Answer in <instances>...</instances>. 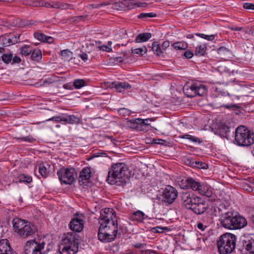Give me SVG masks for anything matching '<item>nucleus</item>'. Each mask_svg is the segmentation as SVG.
Returning a JSON list of instances; mask_svg holds the SVG:
<instances>
[{"instance_id": "f257e3e1", "label": "nucleus", "mask_w": 254, "mask_h": 254, "mask_svg": "<svg viewBox=\"0 0 254 254\" xmlns=\"http://www.w3.org/2000/svg\"><path fill=\"white\" fill-rule=\"evenodd\" d=\"M130 175L127 166L124 163H118L110 168L107 181L111 185L124 186L128 181Z\"/></svg>"}, {"instance_id": "f03ea898", "label": "nucleus", "mask_w": 254, "mask_h": 254, "mask_svg": "<svg viewBox=\"0 0 254 254\" xmlns=\"http://www.w3.org/2000/svg\"><path fill=\"white\" fill-rule=\"evenodd\" d=\"M80 236L75 232L64 234L59 245L60 254H75L78 250Z\"/></svg>"}, {"instance_id": "7ed1b4c3", "label": "nucleus", "mask_w": 254, "mask_h": 254, "mask_svg": "<svg viewBox=\"0 0 254 254\" xmlns=\"http://www.w3.org/2000/svg\"><path fill=\"white\" fill-rule=\"evenodd\" d=\"M12 224L14 232L22 238L31 237L38 231L34 224L20 218H14L12 220Z\"/></svg>"}, {"instance_id": "20e7f679", "label": "nucleus", "mask_w": 254, "mask_h": 254, "mask_svg": "<svg viewBox=\"0 0 254 254\" xmlns=\"http://www.w3.org/2000/svg\"><path fill=\"white\" fill-rule=\"evenodd\" d=\"M236 236L230 233L222 235L217 241V247L220 254L232 253L236 247Z\"/></svg>"}, {"instance_id": "39448f33", "label": "nucleus", "mask_w": 254, "mask_h": 254, "mask_svg": "<svg viewBox=\"0 0 254 254\" xmlns=\"http://www.w3.org/2000/svg\"><path fill=\"white\" fill-rule=\"evenodd\" d=\"M235 140L238 145L249 146L254 143V134L247 127L241 126L235 130Z\"/></svg>"}, {"instance_id": "423d86ee", "label": "nucleus", "mask_w": 254, "mask_h": 254, "mask_svg": "<svg viewBox=\"0 0 254 254\" xmlns=\"http://www.w3.org/2000/svg\"><path fill=\"white\" fill-rule=\"evenodd\" d=\"M62 184L71 185L76 181L77 173L73 168H62L57 172Z\"/></svg>"}, {"instance_id": "0eeeda50", "label": "nucleus", "mask_w": 254, "mask_h": 254, "mask_svg": "<svg viewBox=\"0 0 254 254\" xmlns=\"http://www.w3.org/2000/svg\"><path fill=\"white\" fill-rule=\"evenodd\" d=\"M45 243H38L35 240H30L26 242L24 247L23 254H42Z\"/></svg>"}, {"instance_id": "6e6552de", "label": "nucleus", "mask_w": 254, "mask_h": 254, "mask_svg": "<svg viewBox=\"0 0 254 254\" xmlns=\"http://www.w3.org/2000/svg\"><path fill=\"white\" fill-rule=\"evenodd\" d=\"M178 192L174 187L167 185L163 189L162 193V201L171 204L177 198Z\"/></svg>"}, {"instance_id": "1a4fd4ad", "label": "nucleus", "mask_w": 254, "mask_h": 254, "mask_svg": "<svg viewBox=\"0 0 254 254\" xmlns=\"http://www.w3.org/2000/svg\"><path fill=\"white\" fill-rule=\"evenodd\" d=\"M219 213L220 215L219 221L221 226L226 229L232 230L234 213L230 211L223 212L221 210L219 211Z\"/></svg>"}, {"instance_id": "9d476101", "label": "nucleus", "mask_w": 254, "mask_h": 254, "mask_svg": "<svg viewBox=\"0 0 254 254\" xmlns=\"http://www.w3.org/2000/svg\"><path fill=\"white\" fill-rule=\"evenodd\" d=\"M83 216H79L78 214L74 215L69 224V227L70 229L72 231L78 234L81 232L84 228V221L82 218Z\"/></svg>"}, {"instance_id": "9b49d317", "label": "nucleus", "mask_w": 254, "mask_h": 254, "mask_svg": "<svg viewBox=\"0 0 254 254\" xmlns=\"http://www.w3.org/2000/svg\"><path fill=\"white\" fill-rule=\"evenodd\" d=\"M115 213L116 212L113 208H106L104 210H102L99 219V223L117 219Z\"/></svg>"}, {"instance_id": "f8f14e48", "label": "nucleus", "mask_w": 254, "mask_h": 254, "mask_svg": "<svg viewBox=\"0 0 254 254\" xmlns=\"http://www.w3.org/2000/svg\"><path fill=\"white\" fill-rule=\"evenodd\" d=\"M135 5L130 0H123L113 3L112 8L118 10H125L133 8Z\"/></svg>"}, {"instance_id": "ddd939ff", "label": "nucleus", "mask_w": 254, "mask_h": 254, "mask_svg": "<svg viewBox=\"0 0 254 254\" xmlns=\"http://www.w3.org/2000/svg\"><path fill=\"white\" fill-rule=\"evenodd\" d=\"M106 229H102L100 227L99 229L98 238L102 242L108 243L113 241L116 238V235H110Z\"/></svg>"}, {"instance_id": "4468645a", "label": "nucleus", "mask_w": 254, "mask_h": 254, "mask_svg": "<svg viewBox=\"0 0 254 254\" xmlns=\"http://www.w3.org/2000/svg\"><path fill=\"white\" fill-rule=\"evenodd\" d=\"M208 204L201 198L197 201V203L194 204L192 211L196 214L200 215L204 213L208 209Z\"/></svg>"}, {"instance_id": "2eb2a0df", "label": "nucleus", "mask_w": 254, "mask_h": 254, "mask_svg": "<svg viewBox=\"0 0 254 254\" xmlns=\"http://www.w3.org/2000/svg\"><path fill=\"white\" fill-rule=\"evenodd\" d=\"M243 246L250 253L254 254V235L249 234L245 237Z\"/></svg>"}, {"instance_id": "dca6fc26", "label": "nucleus", "mask_w": 254, "mask_h": 254, "mask_svg": "<svg viewBox=\"0 0 254 254\" xmlns=\"http://www.w3.org/2000/svg\"><path fill=\"white\" fill-rule=\"evenodd\" d=\"M247 225V221L244 217L234 214L232 230L240 229Z\"/></svg>"}, {"instance_id": "f3484780", "label": "nucleus", "mask_w": 254, "mask_h": 254, "mask_svg": "<svg viewBox=\"0 0 254 254\" xmlns=\"http://www.w3.org/2000/svg\"><path fill=\"white\" fill-rule=\"evenodd\" d=\"M231 128L225 124H220L216 129V133L222 137H225L228 139L230 137L229 133Z\"/></svg>"}, {"instance_id": "a211bd4d", "label": "nucleus", "mask_w": 254, "mask_h": 254, "mask_svg": "<svg viewBox=\"0 0 254 254\" xmlns=\"http://www.w3.org/2000/svg\"><path fill=\"white\" fill-rule=\"evenodd\" d=\"M185 184V187L191 189L194 191H198V192L202 185L199 182L195 181L191 178H186Z\"/></svg>"}, {"instance_id": "6ab92c4d", "label": "nucleus", "mask_w": 254, "mask_h": 254, "mask_svg": "<svg viewBox=\"0 0 254 254\" xmlns=\"http://www.w3.org/2000/svg\"><path fill=\"white\" fill-rule=\"evenodd\" d=\"M13 251L7 239L0 241V254H11Z\"/></svg>"}, {"instance_id": "aec40b11", "label": "nucleus", "mask_w": 254, "mask_h": 254, "mask_svg": "<svg viewBox=\"0 0 254 254\" xmlns=\"http://www.w3.org/2000/svg\"><path fill=\"white\" fill-rule=\"evenodd\" d=\"M194 193L190 191H184L180 193V198L182 203L186 207L189 206L190 205H187L190 202V200H192V198Z\"/></svg>"}, {"instance_id": "412c9836", "label": "nucleus", "mask_w": 254, "mask_h": 254, "mask_svg": "<svg viewBox=\"0 0 254 254\" xmlns=\"http://www.w3.org/2000/svg\"><path fill=\"white\" fill-rule=\"evenodd\" d=\"M112 87L115 88L118 92H123L125 89L131 88V85L125 82H114L112 83Z\"/></svg>"}, {"instance_id": "4be33fe9", "label": "nucleus", "mask_w": 254, "mask_h": 254, "mask_svg": "<svg viewBox=\"0 0 254 254\" xmlns=\"http://www.w3.org/2000/svg\"><path fill=\"white\" fill-rule=\"evenodd\" d=\"M186 162H188V165L190 166L198 169H206L208 167V165L207 163L200 161H195L188 159Z\"/></svg>"}, {"instance_id": "5701e85b", "label": "nucleus", "mask_w": 254, "mask_h": 254, "mask_svg": "<svg viewBox=\"0 0 254 254\" xmlns=\"http://www.w3.org/2000/svg\"><path fill=\"white\" fill-rule=\"evenodd\" d=\"M196 84H193L190 86L186 85L184 87V92L189 97H193L196 96Z\"/></svg>"}, {"instance_id": "b1692460", "label": "nucleus", "mask_w": 254, "mask_h": 254, "mask_svg": "<svg viewBox=\"0 0 254 254\" xmlns=\"http://www.w3.org/2000/svg\"><path fill=\"white\" fill-rule=\"evenodd\" d=\"M34 36L36 39H37L38 40L41 42L51 43L53 41V39L52 37L46 36L40 31L35 32Z\"/></svg>"}, {"instance_id": "393cba45", "label": "nucleus", "mask_w": 254, "mask_h": 254, "mask_svg": "<svg viewBox=\"0 0 254 254\" xmlns=\"http://www.w3.org/2000/svg\"><path fill=\"white\" fill-rule=\"evenodd\" d=\"M198 192L203 195L209 197L212 195L213 189L208 185L202 184Z\"/></svg>"}, {"instance_id": "a878e982", "label": "nucleus", "mask_w": 254, "mask_h": 254, "mask_svg": "<svg viewBox=\"0 0 254 254\" xmlns=\"http://www.w3.org/2000/svg\"><path fill=\"white\" fill-rule=\"evenodd\" d=\"M151 50L153 52L154 54L157 57H163L164 52L160 47V45L158 42H153L152 44Z\"/></svg>"}, {"instance_id": "bb28decb", "label": "nucleus", "mask_w": 254, "mask_h": 254, "mask_svg": "<svg viewBox=\"0 0 254 254\" xmlns=\"http://www.w3.org/2000/svg\"><path fill=\"white\" fill-rule=\"evenodd\" d=\"M100 226H106L107 227H110L114 232L118 231L117 219H114L113 220L107 221L100 223Z\"/></svg>"}, {"instance_id": "cd10ccee", "label": "nucleus", "mask_w": 254, "mask_h": 254, "mask_svg": "<svg viewBox=\"0 0 254 254\" xmlns=\"http://www.w3.org/2000/svg\"><path fill=\"white\" fill-rule=\"evenodd\" d=\"M91 177V169L90 167L84 168L80 173L79 178L82 181H86Z\"/></svg>"}, {"instance_id": "c85d7f7f", "label": "nucleus", "mask_w": 254, "mask_h": 254, "mask_svg": "<svg viewBox=\"0 0 254 254\" xmlns=\"http://www.w3.org/2000/svg\"><path fill=\"white\" fill-rule=\"evenodd\" d=\"M144 214L141 211H137L130 216V219L133 221L142 222L144 219Z\"/></svg>"}, {"instance_id": "c756f323", "label": "nucleus", "mask_w": 254, "mask_h": 254, "mask_svg": "<svg viewBox=\"0 0 254 254\" xmlns=\"http://www.w3.org/2000/svg\"><path fill=\"white\" fill-rule=\"evenodd\" d=\"M42 58V51L40 49H35L32 50L31 55V59L32 61L39 62Z\"/></svg>"}, {"instance_id": "7c9ffc66", "label": "nucleus", "mask_w": 254, "mask_h": 254, "mask_svg": "<svg viewBox=\"0 0 254 254\" xmlns=\"http://www.w3.org/2000/svg\"><path fill=\"white\" fill-rule=\"evenodd\" d=\"M151 37L150 33H143L139 34L135 38L136 43H142L148 41Z\"/></svg>"}, {"instance_id": "2f4dec72", "label": "nucleus", "mask_w": 254, "mask_h": 254, "mask_svg": "<svg viewBox=\"0 0 254 254\" xmlns=\"http://www.w3.org/2000/svg\"><path fill=\"white\" fill-rule=\"evenodd\" d=\"M51 4L52 5H51V8H55L61 9H66L70 7V4L61 2L52 1Z\"/></svg>"}, {"instance_id": "473e14b6", "label": "nucleus", "mask_w": 254, "mask_h": 254, "mask_svg": "<svg viewBox=\"0 0 254 254\" xmlns=\"http://www.w3.org/2000/svg\"><path fill=\"white\" fill-rule=\"evenodd\" d=\"M64 122L65 124H77L79 122V119L74 115H64Z\"/></svg>"}, {"instance_id": "72a5a7b5", "label": "nucleus", "mask_w": 254, "mask_h": 254, "mask_svg": "<svg viewBox=\"0 0 254 254\" xmlns=\"http://www.w3.org/2000/svg\"><path fill=\"white\" fill-rule=\"evenodd\" d=\"M33 48L30 45H24L20 49V53L22 55L27 56L31 53Z\"/></svg>"}, {"instance_id": "f704fd0d", "label": "nucleus", "mask_w": 254, "mask_h": 254, "mask_svg": "<svg viewBox=\"0 0 254 254\" xmlns=\"http://www.w3.org/2000/svg\"><path fill=\"white\" fill-rule=\"evenodd\" d=\"M196 95L203 96L206 93V87L204 85L200 84L199 86L196 85Z\"/></svg>"}, {"instance_id": "c9c22d12", "label": "nucleus", "mask_w": 254, "mask_h": 254, "mask_svg": "<svg viewBox=\"0 0 254 254\" xmlns=\"http://www.w3.org/2000/svg\"><path fill=\"white\" fill-rule=\"evenodd\" d=\"M18 182L19 183H30L32 182V177L29 175L23 174H20L18 177Z\"/></svg>"}, {"instance_id": "e433bc0d", "label": "nucleus", "mask_w": 254, "mask_h": 254, "mask_svg": "<svg viewBox=\"0 0 254 254\" xmlns=\"http://www.w3.org/2000/svg\"><path fill=\"white\" fill-rule=\"evenodd\" d=\"M176 50H186L188 48V44L185 42H175L172 45Z\"/></svg>"}, {"instance_id": "4c0bfd02", "label": "nucleus", "mask_w": 254, "mask_h": 254, "mask_svg": "<svg viewBox=\"0 0 254 254\" xmlns=\"http://www.w3.org/2000/svg\"><path fill=\"white\" fill-rule=\"evenodd\" d=\"M206 46L204 44L203 45H199L196 47L195 54L197 56H203L206 53Z\"/></svg>"}, {"instance_id": "58836bf2", "label": "nucleus", "mask_w": 254, "mask_h": 254, "mask_svg": "<svg viewBox=\"0 0 254 254\" xmlns=\"http://www.w3.org/2000/svg\"><path fill=\"white\" fill-rule=\"evenodd\" d=\"M39 172L40 175L44 178H46L48 174V172L47 171V169L46 166L45 165L44 163H40L39 165Z\"/></svg>"}, {"instance_id": "ea45409f", "label": "nucleus", "mask_w": 254, "mask_h": 254, "mask_svg": "<svg viewBox=\"0 0 254 254\" xmlns=\"http://www.w3.org/2000/svg\"><path fill=\"white\" fill-rule=\"evenodd\" d=\"M6 37L8 46L18 42V39L13 34L6 35Z\"/></svg>"}, {"instance_id": "a19ab883", "label": "nucleus", "mask_w": 254, "mask_h": 254, "mask_svg": "<svg viewBox=\"0 0 254 254\" xmlns=\"http://www.w3.org/2000/svg\"><path fill=\"white\" fill-rule=\"evenodd\" d=\"M181 138L188 139L191 140L192 142L198 143H200L202 142V140H200V138L188 134L182 135Z\"/></svg>"}, {"instance_id": "79ce46f5", "label": "nucleus", "mask_w": 254, "mask_h": 254, "mask_svg": "<svg viewBox=\"0 0 254 254\" xmlns=\"http://www.w3.org/2000/svg\"><path fill=\"white\" fill-rule=\"evenodd\" d=\"M13 55L11 53L3 54L1 56V60L3 63L8 64L11 62Z\"/></svg>"}, {"instance_id": "37998d69", "label": "nucleus", "mask_w": 254, "mask_h": 254, "mask_svg": "<svg viewBox=\"0 0 254 254\" xmlns=\"http://www.w3.org/2000/svg\"><path fill=\"white\" fill-rule=\"evenodd\" d=\"M73 85L76 89H80L85 85L84 79H76L73 82Z\"/></svg>"}, {"instance_id": "c03bdc74", "label": "nucleus", "mask_w": 254, "mask_h": 254, "mask_svg": "<svg viewBox=\"0 0 254 254\" xmlns=\"http://www.w3.org/2000/svg\"><path fill=\"white\" fill-rule=\"evenodd\" d=\"M153 120L152 119H147L145 120L141 119H137L135 120L134 124H142L144 125L146 127H148L150 126V124L148 123L149 121H153Z\"/></svg>"}, {"instance_id": "a18cd8bd", "label": "nucleus", "mask_w": 254, "mask_h": 254, "mask_svg": "<svg viewBox=\"0 0 254 254\" xmlns=\"http://www.w3.org/2000/svg\"><path fill=\"white\" fill-rule=\"evenodd\" d=\"M200 197L196 196L194 194L192 196V200H190V202L187 205H190L189 206H186V207L188 209L192 210V208H193V206L195 203H197V201L199 199Z\"/></svg>"}, {"instance_id": "49530a36", "label": "nucleus", "mask_w": 254, "mask_h": 254, "mask_svg": "<svg viewBox=\"0 0 254 254\" xmlns=\"http://www.w3.org/2000/svg\"><path fill=\"white\" fill-rule=\"evenodd\" d=\"M61 55L65 60H69L71 58L72 53L69 50H64L61 52Z\"/></svg>"}, {"instance_id": "de8ad7c7", "label": "nucleus", "mask_w": 254, "mask_h": 254, "mask_svg": "<svg viewBox=\"0 0 254 254\" xmlns=\"http://www.w3.org/2000/svg\"><path fill=\"white\" fill-rule=\"evenodd\" d=\"M157 16L155 13H141L137 17L139 19L146 18L148 17H155Z\"/></svg>"}, {"instance_id": "09e8293b", "label": "nucleus", "mask_w": 254, "mask_h": 254, "mask_svg": "<svg viewBox=\"0 0 254 254\" xmlns=\"http://www.w3.org/2000/svg\"><path fill=\"white\" fill-rule=\"evenodd\" d=\"M26 4L33 7L41 6V0H27Z\"/></svg>"}, {"instance_id": "8fccbe9b", "label": "nucleus", "mask_w": 254, "mask_h": 254, "mask_svg": "<svg viewBox=\"0 0 254 254\" xmlns=\"http://www.w3.org/2000/svg\"><path fill=\"white\" fill-rule=\"evenodd\" d=\"M132 53L135 54H140L142 55V52L145 54L147 52V49L146 47H144L143 48H136V49H131V50Z\"/></svg>"}, {"instance_id": "3c124183", "label": "nucleus", "mask_w": 254, "mask_h": 254, "mask_svg": "<svg viewBox=\"0 0 254 254\" xmlns=\"http://www.w3.org/2000/svg\"><path fill=\"white\" fill-rule=\"evenodd\" d=\"M164 230H168V228L166 227H163L160 226H156L151 228V229L152 232L155 233H162Z\"/></svg>"}, {"instance_id": "603ef678", "label": "nucleus", "mask_w": 254, "mask_h": 254, "mask_svg": "<svg viewBox=\"0 0 254 254\" xmlns=\"http://www.w3.org/2000/svg\"><path fill=\"white\" fill-rule=\"evenodd\" d=\"M207 218H204V220H203V222H204L205 225H204L203 223H201V222L198 223L197 225V228L199 230H201V231H205V230L207 228V226L206 225V224H207L208 223H207V222H206V219Z\"/></svg>"}, {"instance_id": "864d4df0", "label": "nucleus", "mask_w": 254, "mask_h": 254, "mask_svg": "<svg viewBox=\"0 0 254 254\" xmlns=\"http://www.w3.org/2000/svg\"><path fill=\"white\" fill-rule=\"evenodd\" d=\"M64 114H63L61 116L53 117L48 120H47L46 121H55L56 122L59 123V122H60L62 121L64 122Z\"/></svg>"}, {"instance_id": "5fc2aeb1", "label": "nucleus", "mask_w": 254, "mask_h": 254, "mask_svg": "<svg viewBox=\"0 0 254 254\" xmlns=\"http://www.w3.org/2000/svg\"><path fill=\"white\" fill-rule=\"evenodd\" d=\"M107 157V154L105 152H96L94 153L92 155V156L90 157V159L98 157Z\"/></svg>"}, {"instance_id": "6e6d98bb", "label": "nucleus", "mask_w": 254, "mask_h": 254, "mask_svg": "<svg viewBox=\"0 0 254 254\" xmlns=\"http://www.w3.org/2000/svg\"><path fill=\"white\" fill-rule=\"evenodd\" d=\"M7 42L6 39V35L5 36H2L0 37V45L2 47H7Z\"/></svg>"}, {"instance_id": "4d7b16f0", "label": "nucleus", "mask_w": 254, "mask_h": 254, "mask_svg": "<svg viewBox=\"0 0 254 254\" xmlns=\"http://www.w3.org/2000/svg\"><path fill=\"white\" fill-rule=\"evenodd\" d=\"M102 229H106L107 231L109 232H108L110 235L114 234L116 235V237L118 235H121L120 233L118 234V231L114 232L113 230H112L110 227H107L106 226H100V227Z\"/></svg>"}, {"instance_id": "13d9d810", "label": "nucleus", "mask_w": 254, "mask_h": 254, "mask_svg": "<svg viewBox=\"0 0 254 254\" xmlns=\"http://www.w3.org/2000/svg\"><path fill=\"white\" fill-rule=\"evenodd\" d=\"M243 7L247 10H254V4L250 2H246L244 3Z\"/></svg>"}, {"instance_id": "bf43d9fd", "label": "nucleus", "mask_w": 254, "mask_h": 254, "mask_svg": "<svg viewBox=\"0 0 254 254\" xmlns=\"http://www.w3.org/2000/svg\"><path fill=\"white\" fill-rule=\"evenodd\" d=\"M193 55V52L190 50H187L184 53V56L187 59H190Z\"/></svg>"}, {"instance_id": "052dcab7", "label": "nucleus", "mask_w": 254, "mask_h": 254, "mask_svg": "<svg viewBox=\"0 0 254 254\" xmlns=\"http://www.w3.org/2000/svg\"><path fill=\"white\" fill-rule=\"evenodd\" d=\"M134 125H135V127L139 130L145 131L147 130V127L142 124H134Z\"/></svg>"}, {"instance_id": "680f3d73", "label": "nucleus", "mask_w": 254, "mask_h": 254, "mask_svg": "<svg viewBox=\"0 0 254 254\" xmlns=\"http://www.w3.org/2000/svg\"><path fill=\"white\" fill-rule=\"evenodd\" d=\"M141 254H158V253L153 250H145L140 251Z\"/></svg>"}, {"instance_id": "e2e57ef3", "label": "nucleus", "mask_w": 254, "mask_h": 254, "mask_svg": "<svg viewBox=\"0 0 254 254\" xmlns=\"http://www.w3.org/2000/svg\"><path fill=\"white\" fill-rule=\"evenodd\" d=\"M21 61L20 58L17 56H15L14 57H12L11 60V64H19Z\"/></svg>"}, {"instance_id": "0e129e2a", "label": "nucleus", "mask_w": 254, "mask_h": 254, "mask_svg": "<svg viewBox=\"0 0 254 254\" xmlns=\"http://www.w3.org/2000/svg\"><path fill=\"white\" fill-rule=\"evenodd\" d=\"M18 139H19L20 140L26 141L28 142H32L34 139L30 136H26L23 137H19L17 138Z\"/></svg>"}, {"instance_id": "69168bd1", "label": "nucleus", "mask_w": 254, "mask_h": 254, "mask_svg": "<svg viewBox=\"0 0 254 254\" xmlns=\"http://www.w3.org/2000/svg\"><path fill=\"white\" fill-rule=\"evenodd\" d=\"M120 115H123V116H125V115H128L129 114V111L126 109V108H122V109H120L119 111H118Z\"/></svg>"}, {"instance_id": "338daca9", "label": "nucleus", "mask_w": 254, "mask_h": 254, "mask_svg": "<svg viewBox=\"0 0 254 254\" xmlns=\"http://www.w3.org/2000/svg\"><path fill=\"white\" fill-rule=\"evenodd\" d=\"M228 51V49L224 47H220L217 50V52L220 55L224 54L226 52H227Z\"/></svg>"}, {"instance_id": "774afa93", "label": "nucleus", "mask_w": 254, "mask_h": 254, "mask_svg": "<svg viewBox=\"0 0 254 254\" xmlns=\"http://www.w3.org/2000/svg\"><path fill=\"white\" fill-rule=\"evenodd\" d=\"M170 46V42L169 41H164L161 46V48L164 50H165L167 48H168Z\"/></svg>"}]
</instances>
